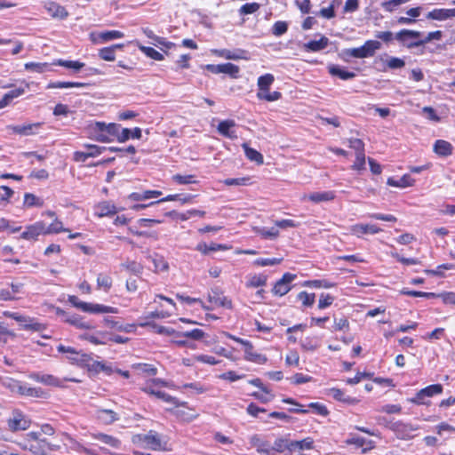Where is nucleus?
Masks as SVG:
<instances>
[{
  "label": "nucleus",
  "instance_id": "4be33fe9",
  "mask_svg": "<svg viewBox=\"0 0 455 455\" xmlns=\"http://www.w3.org/2000/svg\"><path fill=\"white\" fill-rule=\"evenodd\" d=\"M291 440L285 437H278L275 440L272 451L279 453H286V455H291Z\"/></svg>",
  "mask_w": 455,
  "mask_h": 455
},
{
  "label": "nucleus",
  "instance_id": "6e6552de",
  "mask_svg": "<svg viewBox=\"0 0 455 455\" xmlns=\"http://www.w3.org/2000/svg\"><path fill=\"white\" fill-rule=\"evenodd\" d=\"M389 427L401 439L412 438L414 435L413 433L419 429L418 426H414L411 423H405L403 421L394 422Z\"/></svg>",
  "mask_w": 455,
  "mask_h": 455
},
{
  "label": "nucleus",
  "instance_id": "69168bd1",
  "mask_svg": "<svg viewBox=\"0 0 455 455\" xmlns=\"http://www.w3.org/2000/svg\"><path fill=\"white\" fill-rule=\"evenodd\" d=\"M387 66L391 69L402 68L405 66V62L400 58L390 57L387 60Z\"/></svg>",
  "mask_w": 455,
  "mask_h": 455
},
{
  "label": "nucleus",
  "instance_id": "dca6fc26",
  "mask_svg": "<svg viewBox=\"0 0 455 455\" xmlns=\"http://www.w3.org/2000/svg\"><path fill=\"white\" fill-rule=\"evenodd\" d=\"M350 231L353 235L357 237H361L363 235L371 234L375 235L382 231L378 226L373 224H355L350 228Z\"/></svg>",
  "mask_w": 455,
  "mask_h": 455
},
{
  "label": "nucleus",
  "instance_id": "ea45409f",
  "mask_svg": "<svg viewBox=\"0 0 455 455\" xmlns=\"http://www.w3.org/2000/svg\"><path fill=\"white\" fill-rule=\"evenodd\" d=\"M64 321L78 329L87 330L92 328L90 323L84 321L83 317L78 315H67Z\"/></svg>",
  "mask_w": 455,
  "mask_h": 455
},
{
  "label": "nucleus",
  "instance_id": "423d86ee",
  "mask_svg": "<svg viewBox=\"0 0 455 455\" xmlns=\"http://www.w3.org/2000/svg\"><path fill=\"white\" fill-rule=\"evenodd\" d=\"M57 350L60 353L66 354V358L74 364L84 365L89 361L87 355L84 354L82 351L76 350L73 347L60 344L57 347Z\"/></svg>",
  "mask_w": 455,
  "mask_h": 455
},
{
  "label": "nucleus",
  "instance_id": "39448f33",
  "mask_svg": "<svg viewBox=\"0 0 455 455\" xmlns=\"http://www.w3.org/2000/svg\"><path fill=\"white\" fill-rule=\"evenodd\" d=\"M69 302L83 312L92 314H117L118 308L97 303H89L79 300L76 296L69 297Z\"/></svg>",
  "mask_w": 455,
  "mask_h": 455
},
{
  "label": "nucleus",
  "instance_id": "f3484780",
  "mask_svg": "<svg viewBox=\"0 0 455 455\" xmlns=\"http://www.w3.org/2000/svg\"><path fill=\"white\" fill-rule=\"evenodd\" d=\"M94 416L103 424L108 425L119 419L118 413L111 409L97 408Z\"/></svg>",
  "mask_w": 455,
  "mask_h": 455
},
{
  "label": "nucleus",
  "instance_id": "4c0bfd02",
  "mask_svg": "<svg viewBox=\"0 0 455 455\" xmlns=\"http://www.w3.org/2000/svg\"><path fill=\"white\" fill-rule=\"evenodd\" d=\"M442 38V31L436 30L429 32L424 39L418 40L415 44H406L408 48L419 47L424 45L433 40H440Z\"/></svg>",
  "mask_w": 455,
  "mask_h": 455
},
{
  "label": "nucleus",
  "instance_id": "a211bd4d",
  "mask_svg": "<svg viewBox=\"0 0 455 455\" xmlns=\"http://www.w3.org/2000/svg\"><path fill=\"white\" fill-rule=\"evenodd\" d=\"M47 12L54 19L64 20L68 16V12L60 4L55 2H48L44 4Z\"/></svg>",
  "mask_w": 455,
  "mask_h": 455
},
{
  "label": "nucleus",
  "instance_id": "37998d69",
  "mask_svg": "<svg viewBox=\"0 0 455 455\" xmlns=\"http://www.w3.org/2000/svg\"><path fill=\"white\" fill-rule=\"evenodd\" d=\"M329 395L338 401H341L350 404L355 403L357 402L355 398L347 396L345 393L339 388H331L329 390Z\"/></svg>",
  "mask_w": 455,
  "mask_h": 455
},
{
  "label": "nucleus",
  "instance_id": "6e6d98bb",
  "mask_svg": "<svg viewBox=\"0 0 455 455\" xmlns=\"http://www.w3.org/2000/svg\"><path fill=\"white\" fill-rule=\"evenodd\" d=\"M239 71V67L235 64L229 62L222 64V73L228 74L233 78H236L238 76Z\"/></svg>",
  "mask_w": 455,
  "mask_h": 455
},
{
  "label": "nucleus",
  "instance_id": "603ef678",
  "mask_svg": "<svg viewBox=\"0 0 455 455\" xmlns=\"http://www.w3.org/2000/svg\"><path fill=\"white\" fill-rule=\"evenodd\" d=\"M275 77L272 74H265L258 78L257 85L259 90L269 89L274 83Z\"/></svg>",
  "mask_w": 455,
  "mask_h": 455
},
{
  "label": "nucleus",
  "instance_id": "13d9d810",
  "mask_svg": "<svg viewBox=\"0 0 455 455\" xmlns=\"http://www.w3.org/2000/svg\"><path fill=\"white\" fill-rule=\"evenodd\" d=\"M283 259L280 258V259H277V258H273V259H257L253 261V265L255 266H259V267H267V266H274V265H278L282 262Z\"/></svg>",
  "mask_w": 455,
  "mask_h": 455
},
{
  "label": "nucleus",
  "instance_id": "79ce46f5",
  "mask_svg": "<svg viewBox=\"0 0 455 455\" xmlns=\"http://www.w3.org/2000/svg\"><path fill=\"white\" fill-rule=\"evenodd\" d=\"M348 444H355L357 447H363V445H367V448L363 449V452H366L368 450H371L375 447L374 442L371 440H365L363 437L355 436L351 437L347 441Z\"/></svg>",
  "mask_w": 455,
  "mask_h": 455
},
{
  "label": "nucleus",
  "instance_id": "aec40b11",
  "mask_svg": "<svg viewBox=\"0 0 455 455\" xmlns=\"http://www.w3.org/2000/svg\"><path fill=\"white\" fill-rule=\"evenodd\" d=\"M455 17V8L453 9H434L429 12L427 18L435 20H446Z\"/></svg>",
  "mask_w": 455,
  "mask_h": 455
},
{
  "label": "nucleus",
  "instance_id": "2eb2a0df",
  "mask_svg": "<svg viewBox=\"0 0 455 455\" xmlns=\"http://www.w3.org/2000/svg\"><path fill=\"white\" fill-rule=\"evenodd\" d=\"M40 126L41 123H34L25 125H9L7 126V129L12 133L20 134L22 136H29L36 134Z\"/></svg>",
  "mask_w": 455,
  "mask_h": 455
},
{
  "label": "nucleus",
  "instance_id": "4d7b16f0",
  "mask_svg": "<svg viewBox=\"0 0 455 455\" xmlns=\"http://www.w3.org/2000/svg\"><path fill=\"white\" fill-rule=\"evenodd\" d=\"M301 347L305 350L314 351L319 347V342L315 338L307 337L301 340Z\"/></svg>",
  "mask_w": 455,
  "mask_h": 455
},
{
  "label": "nucleus",
  "instance_id": "393cba45",
  "mask_svg": "<svg viewBox=\"0 0 455 455\" xmlns=\"http://www.w3.org/2000/svg\"><path fill=\"white\" fill-rule=\"evenodd\" d=\"M244 359L259 364H264L267 362V357L261 354H258L253 350L252 344H246L244 349Z\"/></svg>",
  "mask_w": 455,
  "mask_h": 455
},
{
  "label": "nucleus",
  "instance_id": "09e8293b",
  "mask_svg": "<svg viewBox=\"0 0 455 455\" xmlns=\"http://www.w3.org/2000/svg\"><path fill=\"white\" fill-rule=\"evenodd\" d=\"M254 232L267 239H275L279 236V231L275 228L267 229L265 228L256 227L253 228Z\"/></svg>",
  "mask_w": 455,
  "mask_h": 455
},
{
  "label": "nucleus",
  "instance_id": "9d476101",
  "mask_svg": "<svg viewBox=\"0 0 455 455\" xmlns=\"http://www.w3.org/2000/svg\"><path fill=\"white\" fill-rule=\"evenodd\" d=\"M336 197V193L331 190L328 191H318L312 192L309 194H305L302 196V201H311L315 204H320L323 202H329L334 200Z\"/></svg>",
  "mask_w": 455,
  "mask_h": 455
},
{
  "label": "nucleus",
  "instance_id": "c85d7f7f",
  "mask_svg": "<svg viewBox=\"0 0 455 455\" xmlns=\"http://www.w3.org/2000/svg\"><path fill=\"white\" fill-rule=\"evenodd\" d=\"M291 454L296 451H308L314 448V440L311 437H307L299 441L291 440Z\"/></svg>",
  "mask_w": 455,
  "mask_h": 455
},
{
  "label": "nucleus",
  "instance_id": "bf43d9fd",
  "mask_svg": "<svg viewBox=\"0 0 455 455\" xmlns=\"http://www.w3.org/2000/svg\"><path fill=\"white\" fill-rule=\"evenodd\" d=\"M298 299L302 302L304 306L310 307L315 302V294L307 293V291H300L298 294Z\"/></svg>",
  "mask_w": 455,
  "mask_h": 455
},
{
  "label": "nucleus",
  "instance_id": "4468645a",
  "mask_svg": "<svg viewBox=\"0 0 455 455\" xmlns=\"http://www.w3.org/2000/svg\"><path fill=\"white\" fill-rule=\"evenodd\" d=\"M29 379L43 383L47 386L63 387L62 380L51 374H43L39 372H32L29 374Z\"/></svg>",
  "mask_w": 455,
  "mask_h": 455
},
{
  "label": "nucleus",
  "instance_id": "9b49d317",
  "mask_svg": "<svg viewBox=\"0 0 455 455\" xmlns=\"http://www.w3.org/2000/svg\"><path fill=\"white\" fill-rule=\"evenodd\" d=\"M79 339L87 340L93 345H106L110 339V335L107 331H98L83 333L79 336Z\"/></svg>",
  "mask_w": 455,
  "mask_h": 455
},
{
  "label": "nucleus",
  "instance_id": "e2e57ef3",
  "mask_svg": "<svg viewBox=\"0 0 455 455\" xmlns=\"http://www.w3.org/2000/svg\"><path fill=\"white\" fill-rule=\"evenodd\" d=\"M348 146L355 151V155L364 153V143L360 139H349Z\"/></svg>",
  "mask_w": 455,
  "mask_h": 455
},
{
  "label": "nucleus",
  "instance_id": "5fc2aeb1",
  "mask_svg": "<svg viewBox=\"0 0 455 455\" xmlns=\"http://www.w3.org/2000/svg\"><path fill=\"white\" fill-rule=\"evenodd\" d=\"M223 183L227 186H248L251 184L250 177L226 179Z\"/></svg>",
  "mask_w": 455,
  "mask_h": 455
},
{
  "label": "nucleus",
  "instance_id": "0eeeda50",
  "mask_svg": "<svg viewBox=\"0 0 455 455\" xmlns=\"http://www.w3.org/2000/svg\"><path fill=\"white\" fill-rule=\"evenodd\" d=\"M442 392L443 386L441 384H433L420 389L415 397L410 399V402L416 404H427L426 398L439 395Z\"/></svg>",
  "mask_w": 455,
  "mask_h": 455
},
{
  "label": "nucleus",
  "instance_id": "6ab92c4d",
  "mask_svg": "<svg viewBox=\"0 0 455 455\" xmlns=\"http://www.w3.org/2000/svg\"><path fill=\"white\" fill-rule=\"evenodd\" d=\"M29 86H30V84L26 83L24 88L19 87V88H16L14 90H12V91L8 92L7 93H5L4 95V97L2 98V100H0V109L8 106L13 99L18 98L20 95L24 94L26 92V89H28Z\"/></svg>",
  "mask_w": 455,
  "mask_h": 455
},
{
  "label": "nucleus",
  "instance_id": "cd10ccee",
  "mask_svg": "<svg viewBox=\"0 0 455 455\" xmlns=\"http://www.w3.org/2000/svg\"><path fill=\"white\" fill-rule=\"evenodd\" d=\"M329 73L333 76H338L341 80H349L355 77L354 72L347 71L338 65H330L328 67Z\"/></svg>",
  "mask_w": 455,
  "mask_h": 455
},
{
  "label": "nucleus",
  "instance_id": "338daca9",
  "mask_svg": "<svg viewBox=\"0 0 455 455\" xmlns=\"http://www.w3.org/2000/svg\"><path fill=\"white\" fill-rule=\"evenodd\" d=\"M334 300V298L331 296L330 294H324L322 293L320 295L319 302H318V308L323 309L328 307L332 304Z\"/></svg>",
  "mask_w": 455,
  "mask_h": 455
},
{
  "label": "nucleus",
  "instance_id": "052dcab7",
  "mask_svg": "<svg viewBox=\"0 0 455 455\" xmlns=\"http://www.w3.org/2000/svg\"><path fill=\"white\" fill-rule=\"evenodd\" d=\"M307 286H313L315 288H331L334 287V283L327 280H312L305 283Z\"/></svg>",
  "mask_w": 455,
  "mask_h": 455
},
{
  "label": "nucleus",
  "instance_id": "3c124183",
  "mask_svg": "<svg viewBox=\"0 0 455 455\" xmlns=\"http://www.w3.org/2000/svg\"><path fill=\"white\" fill-rule=\"evenodd\" d=\"M205 333L201 329H194L184 332H178L177 338H188L193 340H200L204 338Z\"/></svg>",
  "mask_w": 455,
  "mask_h": 455
},
{
  "label": "nucleus",
  "instance_id": "f704fd0d",
  "mask_svg": "<svg viewBox=\"0 0 455 455\" xmlns=\"http://www.w3.org/2000/svg\"><path fill=\"white\" fill-rule=\"evenodd\" d=\"M60 232H69L68 228H65L61 220L55 218L50 225L44 223V235L58 234Z\"/></svg>",
  "mask_w": 455,
  "mask_h": 455
},
{
  "label": "nucleus",
  "instance_id": "680f3d73",
  "mask_svg": "<svg viewBox=\"0 0 455 455\" xmlns=\"http://www.w3.org/2000/svg\"><path fill=\"white\" fill-rule=\"evenodd\" d=\"M99 55L102 60L107 61H113L116 59L114 48L110 47H105L100 50Z\"/></svg>",
  "mask_w": 455,
  "mask_h": 455
},
{
  "label": "nucleus",
  "instance_id": "a19ab883",
  "mask_svg": "<svg viewBox=\"0 0 455 455\" xmlns=\"http://www.w3.org/2000/svg\"><path fill=\"white\" fill-rule=\"evenodd\" d=\"M421 36V33L415 30H410V29H402L395 35V38L403 43L406 44V42L410 39H417Z\"/></svg>",
  "mask_w": 455,
  "mask_h": 455
},
{
  "label": "nucleus",
  "instance_id": "774afa93",
  "mask_svg": "<svg viewBox=\"0 0 455 455\" xmlns=\"http://www.w3.org/2000/svg\"><path fill=\"white\" fill-rule=\"evenodd\" d=\"M288 29V25L285 21H276L273 26V34L276 36L283 35Z\"/></svg>",
  "mask_w": 455,
  "mask_h": 455
},
{
  "label": "nucleus",
  "instance_id": "58836bf2",
  "mask_svg": "<svg viewBox=\"0 0 455 455\" xmlns=\"http://www.w3.org/2000/svg\"><path fill=\"white\" fill-rule=\"evenodd\" d=\"M242 147L244 150V154H245L246 157L249 160L255 162L258 164H263V162H264L263 156L259 151H257L254 148H250L246 143H243Z\"/></svg>",
  "mask_w": 455,
  "mask_h": 455
},
{
  "label": "nucleus",
  "instance_id": "8fccbe9b",
  "mask_svg": "<svg viewBox=\"0 0 455 455\" xmlns=\"http://www.w3.org/2000/svg\"><path fill=\"white\" fill-rule=\"evenodd\" d=\"M84 84L83 83L77 82H52L47 85V89H67L73 87H84Z\"/></svg>",
  "mask_w": 455,
  "mask_h": 455
},
{
  "label": "nucleus",
  "instance_id": "a878e982",
  "mask_svg": "<svg viewBox=\"0 0 455 455\" xmlns=\"http://www.w3.org/2000/svg\"><path fill=\"white\" fill-rule=\"evenodd\" d=\"M144 444L152 450H157L161 447V440L156 432L149 431L141 437Z\"/></svg>",
  "mask_w": 455,
  "mask_h": 455
},
{
  "label": "nucleus",
  "instance_id": "473e14b6",
  "mask_svg": "<svg viewBox=\"0 0 455 455\" xmlns=\"http://www.w3.org/2000/svg\"><path fill=\"white\" fill-rule=\"evenodd\" d=\"M235 125L233 120L221 121L218 125V132L225 137L234 139L236 137L231 129Z\"/></svg>",
  "mask_w": 455,
  "mask_h": 455
},
{
  "label": "nucleus",
  "instance_id": "f03ea898",
  "mask_svg": "<svg viewBox=\"0 0 455 455\" xmlns=\"http://www.w3.org/2000/svg\"><path fill=\"white\" fill-rule=\"evenodd\" d=\"M120 125L114 123L107 124L103 122H96L90 126L92 138L102 143L112 142L114 138H116L117 140Z\"/></svg>",
  "mask_w": 455,
  "mask_h": 455
},
{
  "label": "nucleus",
  "instance_id": "f8f14e48",
  "mask_svg": "<svg viewBox=\"0 0 455 455\" xmlns=\"http://www.w3.org/2000/svg\"><path fill=\"white\" fill-rule=\"evenodd\" d=\"M41 235H44V222L37 221L28 226L20 237L25 240H36Z\"/></svg>",
  "mask_w": 455,
  "mask_h": 455
},
{
  "label": "nucleus",
  "instance_id": "a18cd8bd",
  "mask_svg": "<svg viewBox=\"0 0 455 455\" xmlns=\"http://www.w3.org/2000/svg\"><path fill=\"white\" fill-rule=\"evenodd\" d=\"M136 44H137L138 48L140 49V51L142 52L147 57L153 59L155 60H164V55L161 52L155 50L154 48L148 47V46H144L139 43H136Z\"/></svg>",
  "mask_w": 455,
  "mask_h": 455
},
{
  "label": "nucleus",
  "instance_id": "de8ad7c7",
  "mask_svg": "<svg viewBox=\"0 0 455 455\" xmlns=\"http://www.w3.org/2000/svg\"><path fill=\"white\" fill-rule=\"evenodd\" d=\"M124 33L118 30L104 31L98 35V39L101 43L108 42L114 39H119L124 37Z\"/></svg>",
  "mask_w": 455,
  "mask_h": 455
},
{
  "label": "nucleus",
  "instance_id": "72a5a7b5",
  "mask_svg": "<svg viewBox=\"0 0 455 455\" xmlns=\"http://www.w3.org/2000/svg\"><path fill=\"white\" fill-rule=\"evenodd\" d=\"M267 276L262 274H254L247 276L245 286L247 288H257L267 284Z\"/></svg>",
  "mask_w": 455,
  "mask_h": 455
},
{
  "label": "nucleus",
  "instance_id": "0e129e2a",
  "mask_svg": "<svg viewBox=\"0 0 455 455\" xmlns=\"http://www.w3.org/2000/svg\"><path fill=\"white\" fill-rule=\"evenodd\" d=\"M95 438L111 447H116L118 445V441L111 435L99 434L95 435Z\"/></svg>",
  "mask_w": 455,
  "mask_h": 455
},
{
  "label": "nucleus",
  "instance_id": "5701e85b",
  "mask_svg": "<svg viewBox=\"0 0 455 455\" xmlns=\"http://www.w3.org/2000/svg\"><path fill=\"white\" fill-rule=\"evenodd\" d=\"M230 249V246L227 244H220L216 243H212L211 244H207L206 243H199L196 250L200 251L202 254H208L211 251H227Z\"/></svg>",
  "mask_w": 455,
  "mask_h": 455
},
{
  "label": "nucleus",
  "instance_id": "c03bdc74",
  "mask_svg": "<svg viewBox=\"0 0 455 455\" xmlns=\"http://www.w3.org/2000/svg\"><path fill=\"white\" fill-rule=\"evenodd\" d=\"M26 70L44 73L50 70V65L46 62H27L24 65Z\"/></svg>",
  "mask_w": 455,
  "mask_h": 455
},
{
  "label": "nucleus",
  "instance_id": "7ed1b4c3",
  "mask_svg": "<svg viewBox=\"0 0 455 455\" xmlns=\"http://www.w3.org/2000/svg\"><path fill=\"white\" fill-rule=\"evenodd\" d=\"M380 48V42L377 40H367L361 47L342 50L339 55L344 61L347 62L350 58L364 59L372 57L375 52Z\"/></svg>",
  "mask_w": 455,
  "mask_h": 455
},
{
  "label": "nucleus",
  "instance_id": "20e7f679",
  "mask_svg": "<svg viewBox=\"0 0 455 455\" xmlns=\"http://www.w3.org/2000/svg\"><path fill=\"white\" fill-rule=\"evenodd\" d=\"M7 429L12 433L26 431L31 426V419L20 409H13L5 419Z\"/></svg>",
  "mask_w": 455,
  "mask_h": 455
},
{
  "label": "nucleus",
  "instance_id": "49530a36",
  "mask_svg": "<svg viewBox=\"0 0 455 455\" xmlns=\"http://www.w3.org/2000/svg\"><path fill=\"white\" fill-rule=\"evenodd\" d=\"M281 93L279 92H269V89L267 90H259L257 92V98L259 100H266V101H275L281 98Z\"/></svg>",
  "mask_w": 455,
  "mask_h": 455
},
{
  "label": "nucleus",
  "instance_id": "412c9836",
  "mask_svg": "<svg viewBox=\"0 0 455 455\" xmlns=\"http://www.w3.org/2000/svg\"><path fill=\"white\" fill-rule=\"evenodd\" d=\"M117 210L115 204L110 202H101L98 204L94 208V213L98 217H105L116 213Z\"/></svg>",
  "mask_w": 455,
  "mask_h": 455
},
{
  "label": "nucleus",
  "instance_id": "e433bc0d",
  "mask_svg": "<svg viewBox=\"0 0 455 455\" xmlns=\"http://www.w3.org/2000/svg\"><path fill=\"white\" fill-rule=\"evenodd\" d=\"M329 43V39L322 36L319 40H311L304 44V48L311 52H318L324 49Z\"/></svg>",
  "mask_w": 455,
  "mask_h": 455
},
{
  "label": "nucleus",
  "instance_id": "2f4dec72",
  "mask_svg": "<svg viewBox=\"0 0 455 455\" xmlns=\"http://www.w3.org/2000/svg\"><path fill=\"white\" fill-rule=\"evenodd\" d=\"M216 55L225 58L227 60H241L246 59L244 54L245 52L243 50H236L235 52H231L229 50L222 49V50H215L213 52Z\"/></svg>",
  "mask_w": 455,
  "mask_h": 455
},
{
  "label": "nucleus",
  "instance_id": "bb28decb",
  "mask_svg": "<svg viewBox=\"0 0 455 455\" xmlns=\"http://www.w3.org/2000/svg\"><path fill=\"white\" fill-rule=\"evenodd\" d=\"M18 393L21 395L43 398L45 396V393L40 387H32L27 385L20 384L18 387Z\"/></svg>",
  "mask_w": 455,
  "mask_h": 455
},
{
  "label": "nucleus",
  "instance_id": "7c9ffc66",
  "mask_svg": "<svg viewBox=\"0 0 455 455\" xmlns=\"http://www.w3.org/2000/svg\"><path fill=\"white\" fill-rule=\"evenodd\" d=\"M142 135L141 130L139 127L134 128L132 131L128 128L122 129L121 132H118L117 140L121 143L127 141L129 139H140Z\"/></svg>",
  "mask_w": 455,
  "mask_h": 455
},
{
  "label": "nucleus",
  "instance_id": "b1692460",
  "mask_svg": "<svg viewBox=\"0 0 455 455\" xmlns=\"http://www.w3.org/2000/svg\"><path fill=\"white\" fill-rule=\"evenodd\" d=\"M415 183V180L412 179L409 174L403 175L399 180H395L390 177L387 179V184L390 187H395L400 188H405L412 187Z\"/></svg>",
  "mask_w": 455,
  "mask_h": 455
},
{
  "label": "nucleus",
  "instance_id": "c9c22d12",
  "mask_svg": "<svg viewBox=\"0 0 455 455\" xmlns=\"http://www.w3.org/2000/svg\"><path fill=\"white\" fill-rule=\"evenodd\" d=\"M113 284V279L110 275L106 273H100L97 276V288L99 290H103L105 292H108Z\"/></svg>",
  "mask_w": 455,
  "mask_h": 455
},
{
  "label": "nucleus",
  "instance_id": "1a4fd4ad",
  "mask_svg": "<svg viewBox=\"0 0 455 455\" xmlns=\"http://www.w3.org/2000/svg\"><path fill=\"white\" fill-rule=\"evenodd\" d=\"M295 278L296 275L285 273L283 277L275 283L272 289L273 293L277 296H283L288 293L291 290L290 284Z\"/></svg>",
  "mask_w": 455,
  "mask_h": 455
},
{
  "label": "nucleus",
  "instance_id": "ddd939ff",
  "mask_svg": "<svg viewBox=\"0 0 455 455\" xmlns=\"http://www.w3.org/2000/svg\"><path fill=\"white\" fill-rule=\"evenodd\" d=\"M208 300L213 304L214 307H222L228 309H231L233 307L232 300L219 292L217 290H212L208 294Z\"/></svg>",
  "mask_w": 455,
  "mask_h": 455
},
{
  "label": "nucleus",
  "instance_id": "f257e3e1",
  "mask_svg": "<svg viewBox=\"0 0 455 455\" xmlns=\"http://www.w3.org/2000/svg\"><path fill=\"white\" fill-rule=\"evenodd\" d=\"M15 443L22 450L28 451L34 455H48L49 452L56 451L60 446L51 443L42 437L41 432L31 431L15 441Z\"/></svg>",
  "mask_w": 455,
  "mask_h": 455
},
{
  "label": "nucleus",
  "instance_id": "864d4df0",
  "mask_svg": "<svg viewBox=\"0 0 455 455\" xmlns=\"http://www.w3.org/2000/svg\"><path fill=\"white\" fill-rule=\"evenodd\" d=\"M54 65H59L61 67H65L68 68H72L74 70H80L82 68L84 67V63L76 61V60H58L53 63Z\"/></svg>",
  "mask_w": 455,
  "mask_h": 455
},
{
  "label": "nucleus",
  "instance_id": "c756f323",
  "mask_svg": "<svg viewBox=\"0 0 455 455\" xmlns=\"http://www.w3.org/2000/svg\"><path fill=\"white\" fill-rule=\"evenodd\" d=\"M452 146L450 142L443 140H437L434 144V151L442 156H448L452 154Z\"/></svg>",
  "mask_w": 455,
  "mask_h": 455
}]
</instances>
